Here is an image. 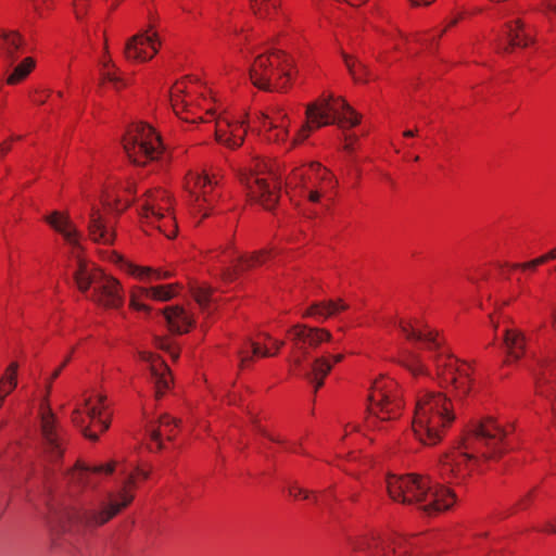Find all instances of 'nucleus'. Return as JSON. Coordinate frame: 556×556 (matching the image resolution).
Instances as JSON below:
<instances>
[{"label":"nucleus","mask_w":556,"mask_h":556,"mask_svg":"<svg viewBox=\"0 0 556 556\" xmlns=\"http://www.w3.org/2000/svg\"><path fill=\"white\" fill-rule=\"evenodd\" d=\"M530 495H531V494L529 493V494L526 496V498L521 501V503H520V507H521L522 509L527 507V505H528L527 503H528V501H529V498H530Z\"/></svg>","instance_id":"6e6d98bb"},{"label":"nucleus","mask_w":556,"mask_h":556,"mask_svg":"<svg viewBox=\"0 0 556 556\" xmlns=\"http://www.w3.org/2000/svg\"><path fill=\"white\" fill-rule=\"evenodd\" d=\"M549 531H551V532H556V526L551 525V527H549Z\"/></svg>","instance_id":"bf43d9fd"},{"label":"nucleus","mask_w":556,"mask_h":556,"mask_svg":"<svg viewBox=\"0 0 556 556\" xmlns=\"http://www.w3.org/2000/svg\"><path fill=\"white\" fill-rule=\"evenodd\" d=\"M545 10L547 12H555L556 13V0H548L545 3Z\"/></svg>","instance_id":"864d4df0"},{"label":"nucleus","mask_w":556,"mask_h":556,"mask_svg":"<svg viewBox=\"0 0 556 556\" xmlns=\"http://www.w3.org/2000/svg\"><path fill=\"white\" fill-rule=\"evenodd\" d=\"M356 429V426L354 425H346L345 426V433L348 434L349 432H352Z\"/></svg>","instance_id":"4d7b16f0"},{"label":"nucleus","mask_w":556,"mask_h":556,"mask_svg":"<svg viewBox=\"0 0 556 556\" xmlns=\"http://www.w3.org/2000/svg\"><path fill=\"white\" fill-rule=\"evenodd\" d=\"M289 495L294 500H308L309 492L296 484L289 488Z\"/></svg>","instance_id":"a18cd8bd"},{"label":"nucleus","mask_w":556,"mask_h":556,"mask_svg":"<svg viewBox=\"0 0 556 556\" xmlns=\"http://www.w3.org/2000/svg\"><path fill=\"white\" fill-rule=\"evenodd\" d=\"M283 344V341L277 340L267 333L260 334L256 341H245L244 344L237 350L240 367H247L253 357L276 355Z\"/></svg>","instance_id":"4be33fe9"},{"label":"nucleus","mask_w":556,"mask_h":556,"mask_svg":"<svg viewBox=\"0 0 556 556\" xmlns=\"http://www.w3.org/2000/svg\"><path fill=\"white\" fill-rule=\"evenodd\" d=\"M137 192L135 182L110 184L101 195V206L93 204L89 213L88 231L98 243L112 244L115 239L111 213H121L128 207Z\"/></svg>","instance_id":"9d476101"},{"label":"nucleus","mask_w":556,"mask_h":556,"mask_svg":"<svg viewBox=\"0 0 556 556\" xmlns=\"http://www.w3.org/2000/svg\"><path fill=\"white\" fill-rule=\"evenodd\" d=\"M36 60L33 56H26L17 64H13L11 72L8 74L5 83L15 86L23 83L36 67Z\"/></svg>","instance_id":"473e14b6"},{"label":"nucleus","mask_w":556,"mask_h":556,"mask_svg":"<svg viewBox=\"0 0 556 556\" xmlns=\"http://www.w3.org/2000/svg\"><path fill=\"white\" fill-rule=\"evenodd\" d=\"M169 100L175 114L187 123L200 122L215 140L229 148H239L247 136L249 121L245 114L223 112L211 87L197 78L185 77L170 88Z\"/></svg>","instance_id":"7ed1b4c3"},{"label":"nucleus","mask_w":556,"mask_h":556,"mask_svg":"<svg viewBox=\"0 0 556 556\" xmlns=\"http://www.w3.org/2000/svg\"><path fill=\"white\" fill-rule=\"evenodd\" d=\"M251 9L254 15L273 24L274 31L280 36L287 34L285 27L290 18L288 13L281 8L280 0H250Z\"/></svg>","instance_id":"b1692460"},{"label":"nucleus","mask_w":556,"mask_h":556,"mask_svg":"<svg viewBox=\"0 0 556 556\" xmlns=\"http://www.w3.org/2000/svg\"><path fill=\"white\" fill-rule=\"evenodd\" d=\"M418 160H419V156H418V155H416V156L414 157V161H416V162H417Z\"/></svg>","instance_id":"e2e57ef3"},{"label":"nucleus","mask_w":556,"mask_h":556,"mask_svg":"<svg viewBox=\"0 0 556 556\" xmlns=\"http://www.w3.org/2000/svg\"><path fill=\"white\" fill-rule=\"evenodd\" d=\"M408 1L414 7H420V5L427 7V5H430L431 3H433L435 0H408Z\"/></svg>","instance_id":"09e8293b"},{"label":"nucleus","mask_w":556,"mask_h":556,"mask_svg":"<svg viewBox=\"0 0 556 556\" xmlns=\"http://www.w3.org/2000/svg\"><path fill=\"white\" fill-rule=\"evenodd\" d=\"M139 214L166 238L176 237L178 226L173 211V199L162 188L148 189L139 199Z\"/></svg>","instance_id":"2eb2a0df"},{"label":"nucleus","mask_w":556,"mask_h":556,"mask_svg":"<svg viewBox=\"0 0 556 556\" xmlns=\"http://www.w3.org/2000/svg\"><path fill=\"white\" fill-rule=\"evenodd\" d=\"M185 189L189 193L190 214L200 224L213 213L220 198L218 184L207 174L190 170L185 178Z\"/></svg>","instance_id":"dca6fc26"},{"label":"nucleus","mask_w":556,"mask_h":556,"mask_svg":"<svg viewBox=\"0 0 556 556\" xmlns=\"http://www.w3.org/2000/svg\"><path fill=\"white\" fill-rule=\"evenodd\" d=\"M287 338L291 344L290 364L292 370L306 377L317 391L324 384V379L330 372L333 364L340 363L343 355H332L331 361L325 356L317 357L309 367L304 366V362L323 342H329L332 334L324 328L298 324L288 330Z\"/></svg>","instance_id":"6e6552de"},{"label":"nucleus","mask_w":556,"mask_h":556,"mask_svg":"<svg viewBox=\"0 0 556 556\" xmlns=\"http://www.w3.org/2000/svg\"><path fill=\"white\" fill-rule=\"evenodd\" d=\"M306 121L291 137V121L281 105H274L266 113L257 115L260 136L267 143L290 151L304 142L313 131L332 124L341 128H351L359 123L358 114L341 97L323 94L308 103L305 110Z\"/></svg>","instance_id":"20e7f679"},{"label":"nucleus","mask_w":556,"mask_h":556,"mask_svg":"<svg viewBox=\"0 0 556 556\" xmlns=\"http://www.w3.org/2000/svg\"><path fill=\"white\" fill-rule=\"evenodd\" d=\"M148 300H151L149 288L134 286L129 291V306L132 309L140 312H149L150 307L146 303Z\"/></svg>","instance_id":"e433bc0d"},{"label":"nucleus","mask_w":556,"mask_h":556,"mask_svg":"<svg viewBox=\"0 0 556 556\" xmlns=\"http://www.w3.org/2000/svg\"><path fill=\"white\" fill-rule=\"evenodd\" d=\"M248 50L254 54L250 66L252 84L263 90H282L288 87L293 75V60L280 49L262 48Z\"/></svg>","instance_id":"f8f14e48"},{"label":"nucleus","mask_w":556,"mask_h":556,"mask_svg":"<svg viewBox=\"0 0 556 556\" xmlns=\"http://www.w3.org/2000/svg\"><path fill=\"white\" fill-rule=\"evenodd\" d=\"M415 135V132L413 130H406L404 131V136L405 137H413Z\"/></svg>","instance_id":"13d9d810"},{"label":"nucleus","mask_w":556,"mask_h":556,"mask_svg":"<svg viewBox=\"0 0 556 556\" xmlns=\"http://www.w3.org/2000/svg\"><path fill=\"white\" fill-rule=\"evenodd\" d=\"M503 348L506 352L505 365L520 359L526 352V338L516 328L506 327L503 336Z\"/></svg>","instance_id":"cd10ccee"},{"label":"nucleus","mask_w":556,"mask_h":556,"mask_svg":"<svg viewBox=\"0 0 556 556\" xmlns=\"http://www.w3.org/2000/svg\"><path fill=\"white\" fill-rule=\"evenodd\" d=\"M150 298L152 301H168L173 299L179 292L178 285L168 283V285H160L149 288Z\"/></svg>","instance_id":"ea45409f"},{"label":"nucleus","mask_w":556,"mask_h":556,"mask_svg":"<svg viewBox=\"0 0 556 556\" xmlns=\"http://www.w3.org/2000/svg\"><path fill=\"white\" fill-rule=\"evenodd\" d=\"M344 148H345L346 150H350V149H351V147H350V144H349V143H346Z\"/></svg>","instance_id":"680f3d73"},{"label":"nucleus","mask_w":556,"mask_h":556,"mask_svg":"<svg viewBox=\"0 0 556 556\" xmlns=\"http://www.w3.org/2000/svg\"><path fill=\"white\" fill-rule=\"evenodd\" d=\"M463 18V13H459L457 16L452 17L447 25L444 28H438L431 30L429 34H425L418 38V41L422 46L431 45L437 38H440L448 27H452L458 23L459 20Z\"/></svg>","instance_id":"79ce46f5"},{"label":"nucleus","mask_w":556,"mask_h":556,"mask_svg":"<svg viewBox=\"0 0 556 556\" xmlns=\"http://www.w3.org/2000/svg\"><path fill=\"white\" fill-rule=\"evenodd\" d=\"M67 362H68V358H66V359L63 362V364H62L60 367H58V368H56V369L51 374V377H50V378L48 379V381H47V391H48V393H49V392H50V390H51L52 381H53V380H55V379L60 376L61 371H62V370H63V368L66 366Z\"/></svg>","instance_id":"49530a36"},{"label":"nucleus","mask_w":556,"mask_h":556,"mask_svg":"<svg viewBox=\"0 0 556 556\" xmlns=\"http://www.w3.org/2000/svg\"><path fill=\"white\" fill-rule=\"evenodd\" d=\"M344 63L351 76L357 83H369L376 79L377 75L356 58L344 54Z\"/></svg>","instance_id":"72a5a7b5"},{"label":"nucleus","mask_w":556,"mask_h":556,"mask_svg":"<svg viewBox=\"0 0 556 556\" xmlns=\"http://www.w3.org/2000/svg\"><path fill=\"white\" fill-rule=\"evenodd\" d=\"M541 257L544 260V264L546 262H548V261L556 260V248H554L553 250H551L546 254L541 255Z\"/></svg>","instance_id":"3c124183"},{"label":"nucleus","mask_w":556,"mask_h":556,"mask_svg":"<svg viewBox=\"0 0 556 556\" xmlns=\"http://www.w3.org/2000/svg\"><path fill=\"white\" fill-rule=\"evenodd\" d=\"M47 222L73 247L77 267L74 278L79 291L86 293L92 289L88 295L92 302L105 308H121L124 305L122 285L80 255L79 233L70 217L64 213L53 212L47 217Z\"/></svg>","instance_id":"423d86ee"},{"label":"nucleus","mask_w":556,"mask_h":556,"mask_svg":"<svg viewBox=\"0 0 556 556\" xmlns=\"http://www.w3.org/2000/svg\"><path fill=\"white\" fill-rule=\"evenodd\" d=\"M101 79L102 84H109L115 90H121L126 86V81L119 76L115 66L106 60L102 61Z\"/></svg>","instance_id":"58836bf2"},{"label":"nucleus","mask_w":556,"mask_h":556,"mask_svg":"<svg viewBox=\"0 0 556 556\" xmlns=\"http://www.w3.org/2000/svg\"><path fill=\"white\" fill-rule=\"evenodd\" d=\"M160 41L152 29L132 36L125 46V56L131 62H147L157 52Z\"/></svg>","instance_id":"5701e85b"},{"label":"nucleus","mask_w":556,"mask_h":556,"mask_svg":"<svg viewBox=\"0 0 556 556\" xmlns=\"http://www.w3.org/2000/svg\"><path fill=\"white\" fill-rule=\"evenodd\" d=\"M544 264V260L539 256L532 261L525 263H517L511 265L514 269H522V270H535L539 266Z\"/></svg>","instance_id":"c03bdc74"},{"label":"nucleus","mask_w":556,"mask_h":556,"mask_svg":"<svg viewBox=\"0 0 556 556\" xmlns=\"http://www.w3.org/2000/svg\"><path fill=\"white\" fill-rule=\"evenodd\" d=\"M155 345L164 351H167L173 359H177L179 353L177 349L174 346V343L168 338H155Z\"/></svg>","instance_id":"37998d69"},{"label":"nucleus","mask_w":556,"mask_h":556,"mask_svg":"<svg viewBox=\"0 0 556 556\" xmlns=\"http://www.w3.org/2000/svg\"><path fill=\"white\" fill-rule=\"evenodd\" d=\"M164 317L168 328L173 332L184 333L193 325V317L179 306H172L164 311Z\"/></svg>","instance_id":"7c9ffc66"},{"label":"nucleus","mask_w":556,"mask_h":556,"mask_svg":"<svg viewBox=\"0 0 556 556\" xmlns=\"http://www.w3.org/2000/svg\"><path fill=\"white\" fill-rule=\"evenodd\" d=\"M489 319H490V326L494 329V331L497 330V328L500 327V320H498V317L494 314H491L489 316Z\"/></svg>","instance_id":"603ef678"},{"label":"nucleus","mask_w":556,"mask_h":556,"mask_svg":"<svg viewBox=\"0 0 556 556\" xmlns=\"http://www.w3.org/2000/svg\"><path fill=\"white\" fill-rule=\"evenodd\" d=\"M192 294L199 306L203 311H211L217 304L215 292L205 285H199L192 288Z\"/></svg>","instance_id":"f704fd0d"},{"label":"nucleus","mask_w":556,"mask_h":556,"mask_svg":"<svg viewBox=\"0 0 556 556\" xmlns=\"http://www.w3.org/2000/svg\"><path fill=\"white\" fill-rule=\"evenodd\" d=\"M556 390V383L555 382H546L543 380V378H536V392L541 394L542 396H545L551 401L552 404V416L554 426L556 428V396L554 397V393Z\"/></svg>","instance_id":"a19ab883"},{"label":"nucleus","mask_w":556,"mask_h":556,"mask_svg":"<svg viewBox=\"0 0 556 556\" xmlns=\"http://www.w3.org/2000/svg\"><path fill=\"white\" fill-rule=\"evenodd\" d=\"M177 428L178 421L175 418L166 414L162 415L157 420V425L149 427L150 442L148 447L151 451L161 450L163 447V438L166 437L168 440H172L176 434Z\"/></svg>","instance_id":"bb28decb"},{"label":"nucleus","mask_w":556,"mask_h":556,"mask_svg":"<svg viewBox=\"0 0 556 556\" xmlns=\"http://www.w3.org/2000/svg\"><path fill=\"white\" fill-rule=\"evenodd\" d=\"M24 40L16 31L0 30V50L8 65H13L20 56Z\"/></svg>","instance_id":"c756f323"},{"label":"nucleus","mask_w":556,"mask_h":556,"mask_svg":"<svg viewBox=\"0 0 556 556\" xmlns=\"http://www.w3.org/2000/svg\"><path fill=\"white\" fill-rule=\"evenodd\" d=\"M381 33V37L383 40L384 51L394 48L400 49L401 45L405 42V39L399 35L397 30L393 26H389L388 28H383L379 30ZM384 53H381L379 55V61L387 63L389 62V59L383 55Z\"/></svg>","instance_id":"c9c22d12"},{"label":"nucleus","mask_w":556,"mask_h":556,"mask_svg":"<svg viewBox=\"0 0 556 556\" xmlns=\"http://www.w3.org/2000/svg\"><path fill=\"white\" fill-rule=\"evenodd\" d=\"M115 258L122 270L141 281L163 280L170 276L168 271L155 269L149 266L136 265L123 260L119 255H115Z\"/></svg>","instance_id":"c85d7f7f"},{"label":"nucleus","mask_w":556,"mask_h":556,"mask_svg":"<svg viewBox=\"0 0 556 556\" xmlns=\"http://www.w3.org/2000/svg\"><path fill=\"white\" fill-rule=\"evenodd\" d=\"M505 17H510L504 25L503 33L497 40V48L508 52L510 48L528 47L533 41V37L519 17L514 16V8L505 5L502 8Z\"/></svg>","instance_id":"aec40b11"},{"label":"nucleus","mask_w":556,"mask_h":556,"mask_svg":"<svg viewBox=\"0 0 556 556\" xmlns=\"http://www.w3.org/2000/svg\"><path fill=\"white\" fill-rule=\"evenodd\" d=\"M511 426L488 417L472 426L462 445L445 453L439 463L441 478L448 482H462L479 468L480 458L494 459L510 447Z\"/></svg>","instance_id":"39448f33"},{"label":"nucleus","mask_w":556,"mask_h":556,"mask_svg":"<svg viewBox=\"0 0 556 556\" xmlns=\"http://www.w3.org/2000/svg\"><path fill=\"white\" fill-rule=\"evenodd\" d=\"M123 147L128 159L137 165L167 159V151L160 135L151 125L142 122L131 124L127 128Z\"/></svg>","instance_id":"4468645a"},{"label":"nucleus","mask_w":556,"mask_h":556,"mask_svg":"<svg viewBox=\"0 0 556 556\" xmlns=\"http://www.w3.org/2000/svg\"><path fill=\"white\" fill-rule=\"evenodd\" d=\"M72 420L86 438L96 441L98 431L104 432L110 424L105 394L92 391L85 395L83 403L74 409Z\"/></svg>","instance_id":"6ab92c4d"},{"label":"nucleus","mask_w":556,"mask_h":556,"mask_svg":"<svg viewBox=\"0 0 556 556\" xmlns=\"http://www.w3.org/2000/svg\"><path fill=\"white\" fill-rule=\"evenodd\" d=\"M139 358L148 365L155 388V396L160 399L172 383V375L167 364L157 355L147 351L140 352Z\"/></svg>","instance_id":"a878e982"},{"label":"nucleus","mask_w":556,"mask_h":556,"mask_svg":"<svg viewBox=\"0 0 556 556\" xmlns=\"http://www.w3.org/2000/svg\"><path fill=\"white\" fill-rule=\"evenodd\" d=\"M416 538H405L394 532L367 531L353 542L354 549L365 551L374 556H418L414 549Z\"/></svg>","instance_id":"f3484780"},{"label":"nucleus","mask_w":556,"mask_h":556,"mask_svg":"<svg viewBox=\"0 0 556 556\" xmlns=\"http://www.w3.org/2000/svg\"><path fill=\"white\" fill-rule=\"evenodd\" d=\"M454 420L452 402L444 393L427 391L417 396L412 430L420 443H439Z\"/></svg>","instance_id":"1a4fd4ad"},{"label":"nucleus","mask_w":556,"mask_h":556,"mask_svg":"<svg viewBox=\"0 0 556 556\" xmlns=\"http://www.w3.org/2000/svg\"><path fill=\"white\" fill-rule=\"evenodd\" d=\"M217 256L220 257V263H229L231 265L225 275L227 279H232L240 271L252 269L265 264L269 260L270 253L267 251H261L251 255H238L232 250H226Z\"/></svg>","instance_id":"393cba45"},{"label":"nucleus","mask_w":556,"mask_h":556,"mask_svg":"<svg viewBox=\"0 0 556 556\" xmlns=\"http://www.w3.org/2000/svg\"><path fill=\"white\" fill-rule=\"evenodd\" d=\"M17 364L11 363L0 380V406L7 395H9L16 387Z\"/></svg>","instance_id":"4c0bfd02"},{"label":"nucleus","mask_w":556,"mask_h":556,"mask_svg":"<svg viewBox=\"0 0 556 556\" xmlns=\"http://www.w3.org/2000/svg\"><path fill=\"white\" fill-rule=\"evenodd\" d=\"M10 150V142L4 141L0 144V156H3Z\"/></svg>","instance_id":"5fc2aeb1"},{"label":"nucleus","mask_w":556,"mask_h":556,"mask_svg":"<svg viewBox=\"0 0 556 556\" xmlns=\"http://www.w3.org/2000/svg\"><path fill=\"white\" fill-rule=\"evenodd\" d=\"M348 308V305L342 300L318 302L312 304L303 314V317H312L318 321H323L331 316H334Z\"/></svg>","instance_id":"2f4dec72"},{"label":"nucleus","mask_w":556,"mask_h":556,"mask_svg":"<svg viewBox=\"0 0 556 556\" xmlns=\"http://www.w3.org/2000/svg\"><path fill=\"white\" fill-rule=\"evenodd\" d=\"M386 483L393 501L415 505L429 516L448 510L457 501L452 489L432 481L427 476L389 475Z\"/></svg>","instance_id":"0eeeda50"},{"label":"nucleus","mask_w":556,"mask_h":556,"mask_svg":"<svg viewBox=\"0 0 556 556\" xmlns=\"http://www.w3.org/2000/svg\"><path fill=\"white\" fill-rule=\"evenodd\" d=\"M113 473L122 478L118 490L98 494L84 509L67 507L54 511L48 520L51 530L71 532L79 528L93 529L105 525L132 502L137 482L149 477V470L138 465L135 458L118 457L92 467L77 463L67 472L66 479L77 489L93 490Z\"/></svg>","instance_id":"f257e3e1"},{"label":"nucleus","mask_w":556,"mask_h":556,"mask_svg":"<svg viewBox=\"0 0 556 556\" xmlns=\"http://www.w3.org/2000/svg\"><path fill=\"white\" fill-rule=\"evenodd\" d=\"M290 450H291L292 452H294V453H296V452H298V448H296V446H295V445H294V446H292V447H290Z\"/></svg>","instance_id":"052dcab7"},{"label":"nucleus","mask_w":556,"mask_h":556,"mask_svg":"<svg viewBox=\"0 0 556 556\" xmlns=\"http://www.w3.org/2000/svg\"><path fill=\"white\" fill-rule=\"evenodd\" d=\"M388 332H399L407 341L425 348L434 367L431 369L421 358L409 351H401L396 357L397 363L404 366L412 375L435 378L442 388L453 392L457 397H464L472 389V365L455 357L444 345V340L419 317L390 316L381 324Z\"/></svg>","instance_id":"f03ea898"},{"label":"nucleus","mask_w":556,"mask_h":556,"mask_svg":"<svg viewBox=\"0 0 556 556\" xmlns=\"http://www.w3.org/2000/svg\"><path fill=\"white\" fill-rule=\"evenodd\" d=\"M332 174L319 163H311L294 168L286 180V193L296 205L302 202L320 204L330 201V192L336 187Z\"/></svg>","instance_id":"9b49d317"},{"label":"nucleus","mask_w":556,"mask_h":556,"mask_svg":"<svg viewBox=\"0 0 556 556\" xmlns=\"http://www.w3.org/2000/svg\"><path fill=\"white\" fill-rule=\"evenodd\" d=\"M84 1L85 0H74V11L77 20L83 18V14L85 11Z\"/></svg>","instance_id":"de8ad7c7"},{"label":"nucleus","mask_w":556,"mask_h":556,"mask_svg":"<svg viewBox=\"0 0 556 556\" xmlns=\"http://www.w3.org/2000/svg\"><path fill=\"white\" fill-rule=\"evenodd\" d=\"M402 407L403 403L396 381L388 376L378 377L370 387L365 427L368 429L384 428V425L401 415Z\"/></svg>","instance_id":"ddd939ff"},{"label":"nucleus","mask_w":556,"mask_h":556,"mask_svg":"<svg viewBox=\"0 0 556 556\" xmlns=\"http://www.w3.org/2000/svg\"><path fill=\"white\" fill-rule=\"evenodd\" d=\"M41 433L46 458L56 465L64 453L63 439L56 427L55 417L48 407L41 410Z\"/></svg>","instance_id":"412c9836"},{"label":"nucleus","mask_w":556,"mask_h":556,"mask_svg":"<svg viewBox=\"0 0 556 556\" xmlns=\"http://www.w3.org/2000/svg\"><path fill=\"white\" fill-rule=\"evenodd\" d=\"M241 181L245 185L250 199L267 210H271L280 197L278 177L264 161L255 160L249 173L242 175Z\"/></svg>","instance_id":"a211bd4d"},{"label":"nucleus","mask_w":556,"mask_h":556,"mask_svg":"<svg viewBox=\"0 0 556 556\" xmlns=\"http://www.w3.org/2000/svg\"><path fill=\"white\" fill-rule=\"evenodd\" d=\"M33 9L37 12L38 15H42L41 12V2H46V0H30Z\"/></svg>","instance_id":"8fccbe9b"}]
</instances>
